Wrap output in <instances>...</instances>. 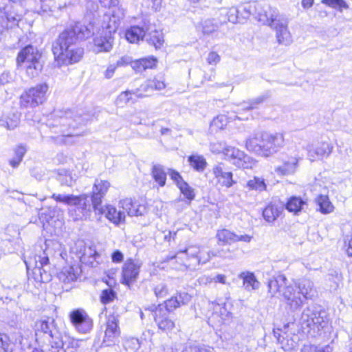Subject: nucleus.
<instances>
[{"label": "nucleus", "instance_id": "f257e3e1", "mask_svg": "<svg viewBox=\"0 0 352 352\" xmlns=\"http://www.w3.org/2000/svg\"><path fill=\"white\" fill-rule=\"evenodd\" d=\"M91 31L80 22L70 25L60 32L52 43L56 65L61 67L78 62L83 56V48L78 43L91 35Z\"/></svg>", "mask_w": 352, "mask_h": 352}, {"label": "nucleus", "instance_id": "f03ea898", "mask_svg": "<svg viewBox=\"0 0 352 352\" xmlns=\"http://www.w3.org/2000/svg\"><path fill=\"white\" fill-rule=\"evenodd\" d=\"M285 145L284 134L258 131L249 137L245 142L246 148L261 156L267 157L280 151Z\"/></svg>", "mask_w": 352, "mask_h": 352}, {"label": "nucleus", "instance_id": "7ed1b4c3", "mask_svg": "<svg viewBox=\"0 0 352 352\" xmlns=\"http://www.w3.org/2000/svg\"><path fill=\"white\" fill-rule=\"evenodd\" d=\"M110 187V183L106 180L96 179L92 188V201L94 210L99 214H104L105 217L116 225H118L125 220V214L111 205L105 207L101 206L102 200Z\"/></svg>", "mask_w": 352, "mask_h": 352}, {"label": "nucleus", "instance_id": "20e7f679", "mask_svg": "<svg viewBox=\"0 0 352 352\" xmlns=\"http://www.w3.org/2000/svg\"><path fill=\"white\" fill-rule=\"evenodd\" d=\"M52 197L58 202L74 206V208L70 210L69 212L75 221L87 219L91 216L92 209L94 210L92 195L90 197L87 194L79 196L53 194Z\"/></svg>", "mask_w": 352, "mask_h": 352}, {"label": "nucleus", "instance_id": "39448f33", "mask_svg": "<svg viewBox=\"0 0 352 352\" xmlns=\"http://www.w3.org/2000/svg\"><path fill=\"white\" fill-rule=\"evenodd\" d=\"M41 54L38 50L29 45L22 48L16 57L17 67L24 65L25 72L30 78L37 77L43 69V64L41 62Z\"/></svg>", "mask_w": 352, "mask_h": 352}, {"label": "nucleus", "instance_id": "423d86ee", "mask_svg": "<svg viewBox=\"0 0 352 352\" xmlns=\"http://www.w3.org/2000/svg\"><path fill=\"white\" fill-rule=\"evenodd\" d=\"M328 324V318L324 311L307 307L302 313L300 324L303 331L315 336Z\"/></svg>", "mask_w": 352, "mask_h": 352}, {"label": "nucleus", "instance_id": "0eeeda50", "mask_svg": "<svg viewBox=\"0 0 352 352\" xmlns=\"http://www.w3.org/2000/svg\"><path fill=\"white\" fill-rule=\"evenodd\" d=\"M48 89L47 83L39 84L30 88L21 96V105L28 108L35 107L43 104L46 100Z\"/></svg>", "mask_w": 352, "mask_h": 352}, {"label": "nucleus", "instance_id": "6e6552de", "mask_svg": "<svg viewBox=\"0 0 352 352\" xmlns=\"http://www.w3.org/2000/svg\"><path fill=\"white\" fill-rule=\"evenodd\" d=\"M282 300L285 304V309L289 314L299 311L303 306L305 299L292 284L285 286L283 289Z\"/></svg>", "mask_w": 352, "mask_h": 352}, {"label": "nucleus", "instance_id": "1a4fd4ad", "mask_svg": "<svg viewBox=\"0 0 352 352\" xmlns=\"http://www.w3.org/2000/svg\"><path fill=\"white\" fill-rule=\"evenodd\" d=\"M69 320L75 329L80 333H87L93 328V320L83 309L72 311L69 314Z\"/></svg>", "mask_w": 352, "mask_h": 352}, {"label": "nucleus", "instance_id": "9d476101", "mask_svg": "<svg viewBox=\"0 0 352 352\" xmlns=\"http://www.w3.org/2000/svg\"><path fill=\"white\" fill-rule=\"evenodd\" d=\"M157 63V59L153 57H146L135 60H132L130 56H122L116 63L118 67H123L130 64L133 69L140 73L147 69L153 68Z\"/></svg>", "mask_w": 352, "mask_h": 352}, {"label": "nucleus", "instance_id": "9b49d317", "mask_svg": "<svg viewBox=\"0 0 352 352\" xmlns=\"http://www.w3.org/2000/svg\"><path fill=\"white\" fill-rule=\"evenodd\" d=\"M58 339L52 342V347L46 349L47 352H67L72 349L70 352H74L73 350L79 347V342L82 340H75L67 334L62 335L60 333Z\"/></svg>", "mask_w": 352, "mask_h": 352}, {"label": "nucleus", "instance_id": "f8f14e48", "mask_svg": "<svg viewBox=\"0 0 352 352\" xmlns=\"http://www.w3.org/2000/svg\"><path fill=\"white\" fill-rule=\"evenodd\" d=\"M40 333H43L48 340V349L52 347L53 341L58 340V336L60 333L54 324V320L52 318L42 320L36 323V336H38Z\"/></svg>", "mask_w": 352, "mask_h": 352}, {"label": "nucleus", "instance_id": "ddd939ff", "mask_svg": "<svg viewBox=\"0 0 352 352\" xmlns=\"http://www.w3.org/2000/svg\"><path fill=\"white\" fill-rule=\"evenodd\" d=\"M151 310L154 311V319L159 329L163 331L172 330L175 327V322L168 317L167 310L164 309L162 305L157 307L153 305Z\"/></svg>", "mask_w": 352, "mask_h": 352}, {"label": "nucleus", "instance_id": "4468645a", "mask_svg": "<svg viewBox=\"0 0 352 352\" xmlns=\"http://www.w3.org/2000/svg\"><path fill=\"white\" fill-rule=\"evenodd\" d=\"M165 87L166 85L164 80L154 78L142 83L138 89L135 90L134 94L138 98L146 97L150 96L155 90H162Z\"/></svg>", "mask_w": 352, "mask_h": 352}, {"label": "nucleus", "instance_id": "2eb2a0df", "mask_svg": "<svg viewBox=\"0 0 352 352\" xmlns=\"http://www.w3.org/2000/svg\"><path fill=\"white\" fill-rule=\"evenodd\" d=\"M333 148V145L327 142H321L316 145H308L307 147L308 157L311 162L329 157L332 153Z\"/></svg>", "mask_w": 352, "mask_h": 352}, {"label": "nucleus", "instance_id": "dca6fc26", "mask_svg": "<svg viewBox=\"0 0 352 352\" xmlns=\"http://www.w3.org/2000/svg\"><path fill=\"white\" fill-rule=\"evenodd\" d=\"M216 236L219 243H222V244H231L238 241L249 243L252 239L250 235L238 234L228 229L218 230Z\"/></svg>", "mask_w": 352, "mask_h": 352}, {"label": "nucleus", "instance_id": "f3484780", "mask_svg": "<svg viewBox=\"0 0 352 352\" xmlns=\"http://www.w3.org/2000/svg\"><path fill=\"white\" fill-rule=\"evenodd\" d=\"M276 31V37L279 44L289 45L292 42V35L288 30V20L283 16L272 28Z\"/></svg>", "mask_w": 352, "mask_h": 352}, {"label": "nucleus", "instance_id": "a211bd4d", "mask_svg": "<svg viewBox=\"0 0 352 352\" xmlns=\"http://www.w3.org/2000/svg\"><path fill=\"white\" fill-rule=\"evenodd\" d=\"M113 43V36L102 30L99 36L94 38L93 50L96 53L108 52L112 49Z\"/></svg>", "mask_w": 352, "mask_h": 352}, {"label": "nucleus", "instance_id": "6ab92c4d", "mask_svg": "<svg viewBox=\"0 0 352 352\" xmlns=\"http://www.w3.org/2000/svg\"><path fill=\"white\" fill-rule=\"evenodd\" d=\"M45 265H26L29 279L37 283H47L51 280L50 273L44 268Z\"/></svg>", "mask_w": 352, "mask_h": 352}, {"label": "nucleus", "instance_id": "aec40b11", "mask_svg": "<svg viewBox=\"0 0 352 352\" xmlns=\"http://www.w3.org/2000/svg\"><path fill=\"white\" fill-rule=\"evenodd\" d=\"M285 208V204L279 200L270 202L263 210V216L265 221L272 223L280 215Z\"/></svg>", "mask_w": 352, "mask_h": 352}, {"label": "nucleus", "instance_id": "412c9836", "mask_svg": "<svg viewBox=\"0 0 352 352\" xmlns=\"http://www.w3.org/2000/svg\"><path fill=\"white\" fill-rule=\"evenodd\" d=\"M119 204L131 217L142 216L146 212V208L144 205L133 201L131 198L120 200Z\"/></svg>", "mask_w": 352, "mask_h": 352}, {"label": "nucleus", "instance_id": "4be33fe9", "mask_svg": "<svg viewBox=\"0 0 352 352\" xmlns=\"http://www.w3.org/2000/svg\"><path fill=\"white\" fill-rule=\"evenodd\" d=\"M283 16L277 9L268 6L258 14V20L272 28Z\"/></svg>", "mask_w": 352, "mask_h": 352}, {"label": "nucleus", "instance_id": "5701e85b", "mask_svg": "<svg viewBox=\"0 0 352 352\" xmlns=\"http://www.w3.org/2000/svg\"><path fill=\"white\" fill-rule=\"evenodd\" d=\"M81 265H64L57 274L58 278L64 283L76 280L82 272Z\"/></svg>", "mask_w": 352, "mask_h": 352}, {"label": "nucleus", "instance_id": "b1692460", "mask_svg": "<svg viewBox=\"0 0 352 352\" xmlns=\"http://www.w3.org/2000/svg\"><path fill=\"white\" fill-rule=\"evenodd\" d=\"M191 298V296L187 292H179L175 296L165 301L164 308L169 313L182 305H187Z\"/></svg>", "mask_w": 352, "mask_h": 352}, {"label": "nucleus", "instance_id": "393cba45", "mask_svg": "<svg viewBox=\"0 0 352 352\" xmlns=\"http://www.w3.org/2000/svg\"><path fill=\"white\" fill-rule=\"evenodd\" d=\"M299 158L289 157L283 164L275 168L274 171L278 175L286 176L294 175L298 166Z\"/></svg>", "mask_w": 352, "mask_h": 352}, {"label": "nucleus", "instance_id": "a878e982", "mask_svg": "<svg viewBox=\"0 0 352 352\" xmlns=\"http://www.w3.org/2000/svg\"><path fill=\"white\" fill-rule=\"evenodd\" d=\"M213 174L223 186L230 188L235 183L232 179V173L226 170L222 164H218L213 168Z\"/></svg>", "mask_w": 352, "mask_h": 352}, {"label": "nucleus", "instance_id": "bb28decb", "mask_svg": "<svg viewBox=\"0 0 352 352\" xmlns=\"http://www.w3.org/2000/svg\"><path fill=\"white\" fill-rule=\"evenodd\" d=\"M287 282V279L284 275L273 276L267 281L268 293L272 297L276 296L277 293L282 296L283 287L288 285Z\"/></svg>", "mask_w": 352, "mask_h": 352}, {"label": "nucleus", "instance_id": "cd10ccee", "mask_svg": "<svg viewBox=\"0 0 352 352\" xmlns=\"http://www.w3.org/2000/svg\"><path fill=\"white\" fill-rule=\"evenodd\" d=\"M145 41L155 49L161 47L164 43V38L162 32L157 31L153 25H147L146 26Z\"/></svg>", "mask_w": 352, "mask_h": 352}, {"label": "nucleus", "instance_id": "c85d7f7f", "mask_svg": "<svg viewBox=\"0 0 352 352\" xmlns=\"http://www.w3.org/2000/svg\"><path fill=\"white\" fill-rule=\"evenodd\" d=\"M294 285L298 288V292L305 300L311 299L315 295L316 291L314 283L309 279H302L298 283L294 284Z\"/></svg>", "mask_w": 352, "mask_h": 352}, {"label": "nucleus", "instance_id": "c756f323", "mask_svg": "<svg viewBox=\"0 0 352 352\" xmlns=\"http://www.w3.org/2000/svg\"><path fill=\"white\" fill-rule=\"evenodd\" d=\"M268 97L269 95L266 94L259 96L258 97L250 100L248 102H243L241 103L239 105L241 108L239 109L236 112L237 113L236 118H238L239 120H245L244 118L239 116L241 114V110L250 111L254 109H256L258 106L262 104ZM245 119H248V118H245Z\"/></svg>", "mask_w": 352, "mask_h": 352}, {"label": "nucleus", "instance_id": "7c9ffc66", "mask_svg": "<svg viewBox=\"0 0 352 352\" xmlns=\"http://www.w3.org/2000/svg\"><path fill=\"white\" fill-rule=\"evenodd\" d=\"M146 26L134 25L126 31L125 36L130 43H138L140 40L145 39Z\"/></svg>", "mask_w": 352, "mask_h": 352}, {"label": "nucleus", "instance_id": "2f4dec72", "mask_svg": "<svg viewBox=\"0 0 352 352\" xmlns=\"http://www.w3.org/2000/svg\"><path fill=\"white\" fill-rule=\"evenodd\" d=\"M119 334L118 320L115 316L109 318L107 322V327L104 333V342L111 340V338Z\"/></svg>", "mask_w": 352, "mask_h": 352}, {"label": "nucleus", "instance_id": "473e14b6", "mask_svg": "<svg viewBox=\"0 0 352 352\" xmlns=\"http://www.w3.org/2000/svg\"><path fill=\"white\" fill-rule=\"evenodd\" d=\"M71 121L76 122L79 124H81L82 120L80 118V115L78 112H74V111L68 110L65 112L64 116H60V124L62 125H67L69 128H75V126L73 125Z\"/></svg>", "mask_w": 352, "mask_h": 352}, {"label": "nucleus", "instance_id": "72a5a7b5", "mask_svg": "<svg viewBox=\"0 0 352 352\" xmlns=\"http://www.w3.org/2000/svg\"><path fill=\"white\" fill-rule=\"evenodd\" d=\"M140 265H124L122 270L124 282L129 285L135 280L139 274Z\"/></svg>", "mask_w": 352, "mask_h": 352}, {"label": "nucleus", "instance_id": "f704fd0d", "mask_svg": "<svg viewBox=\"0 0 352 352\" xmlns=\"http://www.w3.org/2000/svg\"><path fill=\"white\" fill-rule=\"evenodd\" d=\"M305 204V201L300 197L292 196L285 204V207L288 211L297 213L301 210Z\"/></svg>", "mask_w": 352, "mask_h": 352}, {"label": "nucleus", "instance_id": "c9c22d12", "mask_svg": "<svg viewBox=\"0 0 352 352\" xmlns=\"http://www.w3.org/2000/svg\"><path fill=\"white\" fill-rule=\"evenodd\" d=\"M245 187L249 190H254L259 192L267 190L265 179L258 177H254L253 179L248 181Z\"/></svg>", "mask_w": 352, "mask_h": 352}, {"label": "nucleus", "instance_id": "e433bc0d", "mask_svg": "<svg viewBox=\"0 0 352 352\" xmlns=\"http://www.w3.org/2000/svg\"><path fill=\"white\" fill-rule=\"evenodd\" d=\"M166 175L167 173L161 165L156 164L153 166L152 176L160 186H164L166 184Z\"/></svg>", "mask_w": 352, "mask_h": 352}, {"label": "nucleus", "instance_id": "4c0bfd02", "mask_svg": "<svg viewBox=\"0 0 352 352\" xmlns=\"http://www.w3.org/2000/svg\"><path fill=\"white\" fill-rule=\"evenodd\" d=\"M188 162L194 170L198 172H202L206 167L207 162L203 156L190 155L188 157Z\"/></svg>", "mask_w": 352, "mask_h": 352}, {"label": "nucleus", "instance_id": "58836bf2", "mask_svg": "<svg viewBox=\"0 0 352 352\" xmlns=\"http://www.w3.org/2000/svg\"><path fill=\"white\" fill-rule=\"evenodd\" d=\"M316 202L319 206L320 211L323 214H328L333 212L334 207L330 202L328 196L320 195L316 199Z\"/></svg>", "mask_w": 352, "mask_h": 352}, {"label": "nucleus", "instance_id": "ea45409f", "mask_svg": "<svg viewBox=\"0 0 352 352\" xmlns=\"http://www.w3.org/2000/svg\"><path fill=\"white\" fill-rule=\"evenodd\" d=\"M243 280V285L248 289H255L258 287V282L256 280L254 274L250 272H243L240 275Z\"/></svg>", "mask_w": 352, "mask_h": 352}, {"label": "nucleus", "instance_id": "a19ab883", "mask_svg": "<svg viewBox=\"0 0 352 352\" xmlns=\"http://www.w3.org/2000/svg\"><path fill=\"white\" fill-rule=\"evenodd\" d=\"M120 23V20L116 16L113 15L108 17L107 23L105 27L103 28L102 30L107 34H111V36H112L118 30Z\"/></svg>", "mask_w": 352, "mask_h": 352}, {"label": "nucleus", "instance_id": "79ce46f5", "mask_svg": "<svg viewBox=\"0 0 352 352\" xmlns=\"http://www.w3.org/2000/svg\"><path fill=\"white\" fill-rule=\"evenodd\" d=\"M236 166L244 169L252 168L254 165L253 159L243 153V156L240 157V160L232 162Z\"/></svg>", "mask_w": 352, "mask_h": 352}, {"label": "nucleus", "instance_id": "37998d69", "mask_svg": "<svg viewBox=\"0 0 352 352\" xmlns=\"http://www.w3.org/2000/svg\"><path fill=\"white\" fill-rule=\"evenodd\" d=\"M134 91H125L121 92L119 96L117 97L116 100V104L118 107H124L131 100H132V95L134 94Z\"/></svg>", "mask_w": 352, "mask_h": 352}, {"label": "nucleus", "instance_id": "c03bdc74", "mask_svg": "<svg viewBox=\"0 0 352 352\" xmlns=\"http://www.w3.org/2000/svg\"><path fill=\"white\" fill-rule=\"evenodd\" d=\"M202 32L204 34H210L217 31L219 28V25L214 23L212 20L207 19L201 23Z\"/></svg>", "mask_w": 352, "mask_h": 352}, {"label": "nucleus", "instance_id": "a18cd8bd", "mask_svg": "<svg viewBox=\"0 0 352 352\" xmlns=\"http://www.w3.org/2000/svg\"><path fill=\"white\" fill-rule=\"evenodd\" d=\"M19 122V117L16 114H13L12 118H8L6 120H0V125L6 126L9 130H13L17 127Z\"/></svg>", "mask_w": 352, "mask_h": 352}, {"label": "nucleus", "instance_id": "49530a36", "mask_svg": "<svg viewBox=\"0 0 352 352\" xmlns=\"http://www.w3.org/2000/svg\"><path fill=\"white\" fill-rule=\"evenodd\" d=\"M333 348L330 345L315 346V345H305L302 349V352H332Z\"/></svg>", "mask_w": 352, "mask_h": 352}, {"label": "nucleus", "instance_id": "de8ad7c7", "mask_svg": "<svg viewBox=\"0 0 352 352\" xmlns=\"http://www.w3.org/2000/svg\"><path fill=\"white\" fill-rule=\"evenodd\" d=\"M116 297V293L110 288L104 289L100 295V301L102 304L112 302Z\"/></svg>", "mask_w": 352, "mask_h": 352}, {"label": "nucleus", "instance_id": "09e8293b", "mask_svg": "<svg viewBox=\"0 0 352 352\" xmlns=\"http://www.w3.org/2000/svg\"><path fill=\"white\" fill-rule=\"evenodd\" d=\"M225 14L228 17V21L232 23H241L239 10L237 8L232 7L226 10Z\"/></svg>", "mask_w": 352, "mask_h": 352}, {"label": "nucleus", "instance_id": "8fccbe9b", "mask_svg": "<svg viewBox=\"0 0 352 352\" xmlns=\"http://www.w3.org/2000/svg\"><path fill=\"white\" fill-rule=\"evenodd\" d=\"M322 2L332 8L338 9L340 11L349 8L344 0H322Z\"/></svg>", "mask_w": 352, "mask_h": 352}, {"label": "nucleus", "instance_id": "3c124183", "mask_svg": "<svg viewBox=\"0 0 352 352\" xmlns=\"http://www.w3.org/2000/svg\"><path fill=\"white\" fill-rule=\"evenodd\" d=\"M177 187L179 188L181 192L186 197V199L191 201L195 197L193 189L184 181L179 184Z\"/></svg>", "mask_w": 352, "mask_h": 352}, {"label": "nucleus", "instance_id": "603ef678", "mask_svg": "<svg viewBox=\"0 0 352 352\" xmlns=\"http://www.w3.org/2000/svg\"><path fill=\"white\" fill-rule=\"evenodd\" d=\"M243 153L234 147H228L225 149V155L230 157L233 162L240 160V157L243 156Z\"/></svg>", "mask_w": 352, "mask_h": 352}, {"label": "nucleus", "instance_id": "864d4df0", "mask_svg": "<svg viewBox=\"0 0 352 352\" xmlns=\"http://www.w3.org/2000/svg\"><path fill=\"white\" fill-rule=\"evenodd\" d=\"M41 6L39 14H47L52 12L53 8L56 7L54 0H41Z\"/></svg>", "mask_w": 352, "mask_h": 352}, {"label": "nucleus", "instance_id": "5fc2aeb1", "mask_svg": "<svg viewBox=\"0 0 352 352\" xmlns=\"http://www.w3.org/2000/svg\"><path fill=\"white\" fill-rule=\"evenodd\" d=\"M139 347V341L135 338L127 340L124 342V348L126 352H135Z\"/></svg>", "mask_w": 352, "mask_h": 352}, {"label": "nucleus", "instance_id": "6e6d98bb", "mask_svg": "<svg viewBox=\"0 0 352 352\" xmlns=\"http://www.w3.org/2000/svg\"><path fill=\"white\" fill-rule=\"evenodd\" d=\"M252 12V8L250 5H245L241 7L239 10V16L241 23L243 20H245L250 17Z\"/></svg>", "mask_w": 352, "mask_h": 352}, {"label": "nucleus", "instance_id": "4d7b16f0", "mask_svg": "<svg viewBox=\"0 0 352 352\" xmlns=\"http://www.w3.org/2000/svg\"><path fill=\"white\" fill-rule=\"evenodd\" d=\"M226 119L224 116H219L213 119L211 122V126L217 129H223L224 126L226 125Z\"/></svg>", "mask_w": 352, "mask_h": 352}, {"label": "nucleus", "instance_id": "13d9d810", "mask_svg": "<svg viewBox=\"0 0 352 352\" xmlns=\"http://www.w3.org/2000/svg\"><path fill=\"white\" fill-rule=\"evenodd\" d=\"M154 292L157 298H163L168 294V289L166 285L160 284L154 288Z\"/></svg>", "mask_w": 352, "mask_h": 352}, {"label": "nucleus", "instance_id": "bf43d9fd", "mask_svg": "<svg viewBox=\"0 0 352 352\" xmlns=\"http://www.w3.org/2000/svg\"><path fill=\"white\" fill-rule=\"evenodd\" d=\"M167 174L170 176V179L173 180L177 186H179V184L184 182L180 174L175 170L168 169Z\"/></svg>", "mask_w": 352, "mask_h": 352}, {"label": "nucleus", "instance_id": "052dcab7", "mask_svg": "<svg viewBox=\"0 0 352 352\" xmlns=\"http://www.w3.org/2000/svg\"><path fill=\"white\" fill-rule=\"evenodd\" d=\"M220 56L215 52H211L208 54L207 61L210 65H216L220 61Z\"/></svg>", "mask_w": 352, "mask_h": 352}, {"label": "nucleus", "instance_id": "680f3d73", "mask_svg": "<svg viewBox=\"0 0 352 352\" xmlns=\"http://www.w3.org/2000/svg\"><path fill=\"white\" fill-rule=\"evenodd\" d=\"M182 352H210V351L200 346H190L186 347Z\"/></svg>", "mask_w": 352, "mask_h": 352}, {"label": "nucleus", "instance_id": "e2e57ef3", "mask_svg": "<svg viewBox=\"0 0 352 352\" xmlns=\"http://www.w3.org/2000/svg\"><path fill=\"white\" fill-rule=\"evenodd\" d=\"M340 276H338V274H336V276L334 277V276H331L329 278V281L330 282V291L332 292V291H335L337 289V288L338 287V285H339V281H340Z\"/></svg>", "mask_w": 352, "mask_h": 352}, {"label": "nucleus", "instance_id": "0e129e2a", "mask_svg": "<svg viewBox=\"0 0 352 352\" xmlns=\"http://www.w3.org/2000/svg\"><path fill=\"white\" fill-rule=\"evenodd\" d=\"M12 80V76L8 72H3L0 74V85L8 83Z\"/></svg>", "mask_w": 352, "mask_h": 352}, {"label": "nucleus", "instance_id": "69168bd1", "mask_svg": "<svg viewBox=\"0 0 352 352\" xmlns=\"http://www.w3.org/2000/svg\"><path fill=\"white\" fill-rule=\"evenodd\" d=\"M117 68V66L116 65H110L107 68L106 71L104 72V77L107 79H109L113 77L115 71Z\"/></svg>", "mask_w": 352, "mask_h": 352}, {"label": "nucleus", "instance_id": "338daca9", "mask_svg": "<svg viewBox=\"0 0 352 352\" xmlns=\"http://www.w3.org/2000/svg\"><path fill=\"white\" fill-rule=\"evenodd\" d=\"M111 258L113 263H120L122 261L123 254L121 252L116 250L112 254Z\"/></svg>", "mask_w": 352, "mask_h": 352}, {"label": "nucleus", "instance_id": "774afa93", "mask_svg": "<svg viewBox=\"0 0 352 352\" xmlns=\"http://www.w3.org/2000/svg\"><path fill=\"white\" fill-rule=\"evenodd\" d=\"M25 152L26 149L24 146H18L15 150L16 157H17V159H19V160H22Z\"/></svg>", "mask_w": 352, "mask_h": 352}]
</instances>
